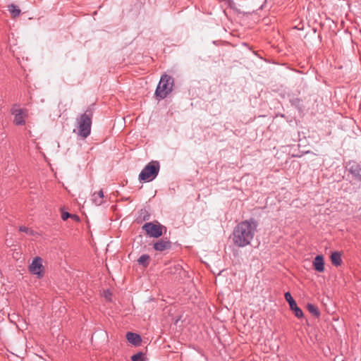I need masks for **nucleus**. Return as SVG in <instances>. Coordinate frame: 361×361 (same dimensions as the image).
I'll list each match as a JSON object with an SVG mask.
<instances>
[{
    "label": "nucleus",
    "instance_id": "f257e3e1",
    "mask_svg": "<svg viewBox=\"0 0 361 361\" xmlns=\"http://www.w3.org/2000/svg\"><path fill=\"white\" fill-rule=\"evenodd\" d=\"M257 228V223L252 218L238 223L231 235L233 244L238 247L250 245L254 238Z\"/></svg>",
    "mask_w": 361,
    "mask_h": 361
},
{
    "label": "nucleus",
    "instance_id": "f03ea898",
    "mask_svg": "<svg viewBox=\"0 0 361 361\" xmlns=\"http://www.w3.org/2000/svg\"><path fill=\"white\" fill-rule=\"evenodd\" d=\"M173 85L174 80L172 76L167 74L161 75L155 90L156 97L159 100L165 99L172 92Z\"/></svg>",
    "mask_w": 361,
    "mask_h": 361
},
{
    "label": "nucleus",
    "instance_id": "7ed1b4c3",
    "mask_svg": "<svg viewBox=\"0 0 361 361\" xmlns=\"http://www.w3.org/2000/svg\"><path fill=\"white\" fill-rule=\"evenodd\" d=\"M92 114L90 111H85L81 114L75 121L78 129V135L83 138L87 137L91 133Z\"/></svg>",
    "mask_w": 361,
    "mask_h": 361
},
{
    "label": "nucleus",
    "instance_id": "20e7f679",
    "mask_svg": "<svg viewBox=\"0 0 361 361\" xmlns=\"http://www.w3.org/2000/svg\"><path fill=\"white\" fill-rule=\"evenodd\" d=\"M159 163L152 161L147 164L139 174V180L143 182L153 180L159 174Z\"/></svg>",
    "mask_w": 361,
    "mask_h": 361
},
{
    "label": "nucleus",
    "instance_id": "39448f33",
    "mask_svg": "<svg viewBox=\"0 0 361 361\" xmlns=\"http://www.w3.org/2000/svg\"><path fill=\"white\" fill-rule=\"evenodd\" d=\"M166 230V227L161 224H154L152 222L145 223L142 226V229L146 232V234L149 237L159 238L162 235V229Z\"/></svg>",
    "mask_w": 361,
    "mask_h": 361
},
{
    "label": "nucleus",
    "instance_id": "423d86ee",
    "mask_svg": "<svg viewBox=\"0 0 361 361\" xmlns=\"http://www.w3.org/2000/svg\"><path fill=\"white\" fill-rule=\"evenodd\" d=\"M11 113L14 115L13 123L17 126H21L25 124V118L27 116V110L20 109L16 106H14L11 109Z\"/></svg>",
    "mask_w": 361,
    "mask_h": 361
},
{
    "label": "nucleus",
    "instance_id": "0eeeda50",
    "mask_svg": "<svg viewBox=\"0 0 361 361\" xmlns=\"http://www.w3.org/2000/svg\"><path fill=\"white\" fill-rule=\"evenodd\" d=\"M29 271L32 274L37 275L39 277L42 276L43 265L42 259L41 257H36L34 258L32 263L29 266Z\"/></svg>",
    "mask_w": 361,
    "mask_h": 361
},
{
    "label": "nucleus",
    "instance_id": "6e6552de",
    "mask_svg": "<svg viewBox=\"0 0 361 361\" xmlns=\"http://www.w3.org/2000/svg\"><path fill=\"white\" fill-rule=\"evenodd\" d=\"M153 247L157 251L163 252L167 250H170L171 247V242L166 238H162L157 241Z\"/></svg>",
    "mask_w": 361,
    "mask_h": 361
},
{
    "label": "nucleus",
    "instance_id": "1a4fd4ad",
    "mask_svg": "<svg viewBox=\"0 0 361 361\" xmlns=\"http://www.w3.org/2000/svg\"><path fill=\"white\" fill-rule=\"evenodd\" d=\"M127 341L134 345H139L142 341L140 336L133 332H128L126 334Z\"/></svg>",
    "mask_w": 361,
    "mask_h": 361
},
{
    "label": "nucleus",
    "instance_id": "9d476101",
    "mask_svg": "<svg viewBox=\"0 0 361 361\" xmlns=\"http://www.w3.org/2000/svg\"><path fill=\"white\" fill-rule=\"evenodd\" d=\"M314 267L315 270L322 272L324 270V262L323 257L321 255H318L314 258L313 262Z\"/></svg>",
    "mask_w": 361,
    "mask_h": 361
},
{
    "label": "nucleus",
    "instance_id": "9b49d317",
    "mask_svg": "<svg viewBox=\"0 0 361 361\" xmlns=\"http://www.w3.org/2000/svg\"><path fill=\"white\" fill-rule=\"evenodd\" d=\"M104 192L100 190L98 192H94L92 195V201L96 205H101L103 203Z\"/></svg>",
    "mask_w": 361,
    "mask_h": 361
},
{
    "label": "nucleus",
    "instance_id": "f8f14e48",
    "mask_svg": "<svg viewBox=\"0 0 361 361\" xmlns=\"http://www.w3.org/2000/svg\"><path fill=\"white\" fill-rule=\"evenodd\" d=\"M331 260L334 265L339 266L341 264V255L338 252H335L331 254Z\"/></svg>",
    "mask_w": 361,
    "mask_h": 361
},
{
    "label": "nucleus",
    "instance_id": "ddd939ff",
    "mask_svg": "<svg viewBox=\"0 0 361 361\" xmlns=\"http://www.w3.org/2000/svg\"><path fill=\"white\" fill-rule=\"evenodd\" d=\"M150 261V257L149 255H142L138 259L137 262L139 264L144 267H147Z\"/></svg>",
    "mask_w": 361,
    "mask_h": 361
},
{
    "label": "nucleus",
    "instance_id": "4468645a",
    "mask_svg": "<svg viewBox=\"0 0 361 361\" xmlns=\"http://www.w3.org/2000/svg\"><path fill=\"white\" fill-rule=\"evenodd\" d=\"M8 11L11 13V16L13 18L18 17L20 13V10L18 8V6L14 4H11L8 6Z\"/></svg>",
    "mask_w": 361,
    "mask_h": 361
},
{
    "label": "nucleus",
    "instance_id": "2eb2a0df",
    "mask_svg": "<svg viewBox=\"0 0 361 361\" xmlns=\"http://www.w3.org/2000/svg\"><path fill=\"white\" fill-rule=\"evenodd\" d=\"M307 310L309 312L314 316L318 317L319 315V312L316 306L312 304H308L307 305Z\"/></svg>",
    "mask_w": 361,
    "mask_h": 361
},
{
    "label": "nucleus",
    "instance_id": "dca6fc26",
    "mask_svg": "<svg viewBox=\"0 0 361 361\" xmlns=\"http://www.w3.org/2000/svg\"><path fill=\"white\" fill-rule=\"evenodd\" d=\"M285 298L289 304L290 310L293 311V298L292 297L290 293V292L286 293Z\"/></svg>",
    "mask_w": 361,
    "mask_h": 361
},
{
    "label": "nucleus",
    "instance_id": "f3484780",
    "mask_svg": "<svg viewBox=\"0 0 361 361\" xmlns=\"http://www.w3.org/2000/svg\"><path fill=\"white\" fill-rule=\"evenodd\" d=\"M131 360L133 361H145V359H144V357H143V353L140 352V353H137L136 354H134L131 357Z\"/></svg>",
    "mask_w": 361,
    "mask_h": 361
},
{
    "label": "nucleus",
    "instance_id": "a211bd4d",
    "mask_svg": "<svg viewBox=\"0 0 361 361\" xmlns=\"http://www.w3.org/2000/svg\"><path fill=\"white\" fill-rule=\"evenodd\" d=\"M295 316L298 317H302L303 316L302 311L298 307V306L295 304Z\"/></svg>",
    "mask_w": 361,
    "mask_h": 361
},
{
    "label": "nucleus",
    "instance_id": "6ab92c4d",
    "mask_svg": "<svg viewBox=\"0 0 361 361\" xmlns=\"http://www.w3.org/2000/svg\"><path fill=\"white\" fill-rule=\"evenodd\" d=\"M19 230L21 231V232H25L26 233H29V234H32V231L29 229L28 228L25 227V226H20L19 228Z\"/></svg>",
    "mask_w": 361,
    "mask_h": 361
},
{
    "label": "nucleus",
    "instance_id": "aec40b11",
    "mask_svg": "<svg viewBox=\"0 0 361 361\" xmlns=\"http://www.w3.org/2000/svg\"><path fill=\"white\" fill-rule=\"evenodd\" d=\"M70 216H71V214L67 212H62V214H61V219L63 221L67 220L68 218H70Z\"/></svg>",
    "mask_w": 361,
    "mask_h": 361
},
{
    "label": "nucleus",
    "instance_id": "412c9836",
    "mask_svg": "<svg viewBox=\"0 0 361 361\" xmlns=\"http://www.w3.org/2000/svg\"><path fill=\"white\" fill-rule=\"evenodd\" d=\"M70 218L72 219L75 221H80V217L77 214H71Z\"/></svg>",
    "mask_w": 361,
    "mask_h": 361
}]
</instances>
